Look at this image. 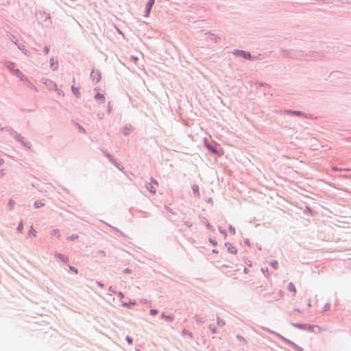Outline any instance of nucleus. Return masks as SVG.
I'll return each instance as SVG.
<instances>
[{
    "mask_svg": "<svg viewBox=\"0 0 351 351\" xmlns=\"http://www.w3.org/2000/svg\"><path fill=\"white\" fill-rule=\"evenodd\" d=\"M243 271H244V273L247 274L248 273V269L246 267H245L244 269H243Z\"/></svg>",
    "mask_w": 351,
    "mask_h": 351,
    "instance_id": "28",
    "label": "nucleus"
},
{
    "mask_svg": "<svg viewBox=\"0 0 351 351\" xmlns=\"http://www.w3.org/2000/svg\"><path fill=\"white\" fill-rule=\"evenodd\" d=\"M237 339H239L241 341H243V342H245V343L246 342V340H245V339L243 337L240 336V335H237Z\"/></svg>",
    "mask_w": 351,
    "mask_h": 351,
    "instance_id": "13",
    "label": "nucleus"
},
{
    "mask_svg": "<svg viewBox=\"0 0 351 351\" xmlns=\"http://www.w3.org/2000/svg\"><path fill=\"white\" fill-rule=\"evenodd\" d=\"M154 3V0H149V1L147 2V6H146V16H147L149 14L150 10H151Z\"/></svg>",
    "mask_w": 351,
    "mask_h": 351,
    "instance_id": "4",
    "label": "nucleus"
},
{
    "mask_svg": "<svg viewBox=\"0 0 351 351\" xmlns=\"http://www.w3.org/2000/svg\"><path fill=\"white\" fill-rule=\"evenodd\" d=\"M193 190H194L195 191H196V192H197V195H199V193H198V186H193Z\"/></svg>",
    "mask_w": 351,
    "mask_h": 351,
    "instance_id": "20",
    "label": "nucleus"
},
{
    "mask_svg": "<svg viewBox=\"0 0 351 351\" xmlns=\"http://www.w3.org/2000/svg\"><path fill=\"white\" fill-rule=\"evenodd\" d=\"M237 55L241 56L243 57L244 58L250 59V58H251V55L249 53L245 52L244 51H238Z\"/></svg>",
    "mask_w": 351,
    "mask_h": 351,
    "instance_id": "5",
    "label": "nucleus"
},
{
    "mask_svg": "<svg viewBox=\"0 0 351 351\" xmlns=\"http://www.w3.org/2000/svg\"><path fill=\"white\" fill-rule=\"evenodd\" d=\"M150 313H151L152 315H156L157 313V311L154 310V309H152L150 311Z\"/></svg>",
    "mask_w": 351,
    "mask_h": 351,
    "instance_id": "19",
    "label": "nucleus"
},
{
    "mask_svg": "<svg viewBox=\"0 0 351 351\" xmlns=\"http://www.w3.org/2000/svg\"><path fill=\"white\" fill-rule=\"evenodd\" d=\"M56 257L59 258L60 260H62V261H64V262H67L69 260L68 257H64L61 254H57Z\"/></svg>",
    "mask_w": 351,
    "mask_h": 351,
    "instance_id": "9",
    "label": "nucleus"
},
{
    "mask_svg": "<svg viewBox=\"0 0 351 351\" xmlns=\"http://www.w3.org/2000/svg\"><path fill=\"white\" fill-rule=\"evenodd\" d=\"M71 90L73 93L77 97H79L80 95L79 88L77 87H75L74 86H72Z\"/></svg>",
    "mask_w": 351,
    "mask_h": 351,
    "instance_id": "6",
    "label": "nucleus"
},
{
    "mask_svg": "<svg viewBox=\"0 0 351 351\" xmlns=\"http://www.w3.org/2000/svg\"><path fill=\"white\" fill-rule=\"evenodd\" d=\"M231 252H232V253H236V250H231Z\"/></svg>",
    "mask_w": 351,
    "mask_h": 351,
    "instance_id": "31",
    "label": "nucleus"
},
{
    "mask_svg": "<svg viewBox=\"0 0 351 351\" xmlns=\"http://www.w3.org/2000/svg\"><path fill=\"white\" fill-rule=\"evenodd\" d=\"M212 331H213V333L215 332V330L214 329H212Z\"/></svg>",
    "mask_w": 351,
    "mask_h": 351,
    "instance_id": "32",
    "label": "nucleus"
},
{
    "mask_svg": "<svg viewBox=\"0 0 351 351\" xmlns=\"http://www.w3.org/2000/svg\"><path fill=\"white\" fill-rule=\"evenodd\" d=\"M9 204L10 205V208H12V200L10 201Z\"/></svg>",
    "mask_w": 351,
    "mask_h": 351,
    "instance_id": "29",
    "label": "nucleus"
},
{
    "mask_svg": "<svg viewBox=\"0 0 351 351\" xmlns=\"http://www.w3.org/2000/svg\"><path fill=\"white\" fill-rule=\"evenodd\" d=\"M29 234H32L33 237H36V230L33 229L32 228L30 229L29 232Z\"/></svg>",
    "mask_w": 351,
    "mask_h": 351,
    "instance_id": "12",
    "label": "nucleus"
},
{
    "mask_svg": "<svg viewBox=\"0 0 351 351\" xmlns=\"http://www.w3.org/2000/svg\"><path fill=\"white\" fill-rule=\"evenodd\" d=\"M77 238V235H73L72 237H71V240H74V239H75Z\"/></svg>",
    "mask_w": 351,
    "mask_h": 351,
    "instance_id": "22",
    "label": "nucleus"
},
{
    "mask_svg": "<svg viewBox=\"0 0 351 351\" xmlns=\"http://www.w3.org/2000/svg\"><path fill=\"white\" fill-rule=\"evenodd\" d=\"M182 332H183L184 335H188L191 337H193L191 332H190L189 331H188L186 330H184Z\"/></svg>",
    "mask_w": 351,
    "mask_h": 351,
    "instance_id": "15",
    "label": "nucleus"
},
{
    "mask_svg": "<svg viewBox=\"0 0 351 351\" xmlns=\"http://www.w3.org/2000/svg\"><path fill=\"white\" fill-rule=\"evenodd\" d=\"M292 345L294 346V348H295L296 349H298V350L301 351L302 349H300V348H298L296 345H295L294 343H292Z\"/></svg>",
    "mask_w": 351,
    "mask_h": 351,
    "instance_id": "24",
    "label": "nucleus"
},
{
    "mask_svg": "<svg viewBox=\"0 0 351 351\" xmlns=\"http://www.w3.org/2000/svg\"><path fill=\"white\" fill-rule=\"evenodd\" d=\"M127 341H128L129 343H132V340L130 337H127Z\"/></svg>",
    "mask_w": 351,
    "mask_h": 351,
    "instance_id": "21",
    "label": "nucleus"
},
{
    "mask_svg": "<svg viewBox=\"0 0 351 351\" xmlns=\"http://www.w3.org/2000/svg\"><path fill=\"white\" fill-rule=\"evenodd\" d=\"M95 99L97 100H98V101H101L104 102V99H105V97H104V96L102 94L97 93L95 95Z\"/></svg>",
    "mask_w": 351,
    "mask_h": 351,
    "instance_id": "7",
    "label": "nucleus"
},
{
    "mask_svg": "<svg viewBox=\"0 0 351 351\" xmlns=\"http://www.w3.org/2000/svg\"><path fill=\"white\" fill-rule=\"evenodd\" d=\"M158 186V182L155 180H152L151 182L147 183V188L152 193H155L156 188Z\"/></svg>",
    "mask_w": 351,
    "mask_h": 351,
    "instance_id": "2",
    "label": "nucleus"
},
{
    "mask_svg": "<svg viewBox=\"0 0 351 351\" xmlns=\"http://www.w3.org/2000/svg\"><path fill=\"white\" fill-rule=\"evenodd\" d=\"M218 324L223 326L225 324V322H222V321L221 322L218 321Z\"/></svg>",
    "mask_w": 351,
    "mask_h": 351,
    "instance_id": "25",
    "label": "nucleus"
},
{
    "mask_svg": "<svg viewBox=\"0 0 351 351\" xmlns=\"http://www.w3.org/2000/svg\"><path fill=\"white\" fill-rule=\"evenodd\" d=\"M96 75L97 76V82H98L99 80V78H100V75L99 74L97 73V72H92V75Z\"/></svg>",
    "mask_w": 351,
    "mask_h": 351,
    "instance_id": "16",
    "label": "nucleus"
},
{
    "mask_svg": "<svg viewBox=\"0 0 351 351\" xmlns=\"http://www.w3.org/2000/svg\"><path fill=\"white\" fill-rule=\"evenodd\" d=\"M22 229H23V225H22V223L21 222L18 226V230L19 232H21L22 230Z\"/></svg>",
    "mask_w": 351,
    "mask_h": 351,
    "instance_id": "18",
    "label": "nucleus"
},
{
    "mask_svg": "<svg viewBox=\"0 0 351 351\" xmlns=\"http://www.w3.org/2000/svg\"><path fill=\"white\" fill-rule=\"evenodd\" d=\"M279 295L281 298L283 296V292L282 291H279Z\"/></svg>",
    "mask_w": 351,
    "mask_h": 351,
    "instance_id": "26",
    "label": "nucleus"
},
{
    "mask_svg": "<svg viewBox=\"0 0 351 351\" xmlns=\"http://www.w3.org/2000/svg\"><path fill=\"white\" fill-rule=\"evenodd\" d=\"M132 59L133 60V61H134V62H137V60H138V58H137L136 57H132Z\"/></svg>",
    "mask_w": 351,
    "mask_h": 351,
    "instance_id": "23",
    "label": "nucleus"
},
{
    "mask_svg": "<svg viewBox=\"0 0 351 351\" xmlns=\"http://www.w3.org/2000/svg\"><path fill=\"white\" fill-rule=\"evenodd\" d=\"M52 234L53 236L56 237L57 238H59L60 236V232L58 230H53Z\"/></svg>",
    "mask_w": 351,
    "mask_h": 351,
    "instance_id": "10",
    "label": "nucleus"
},
{
    "mask_svg": "<svg viewBox=\"0 0 351 351\" xmlns=\"http://www.w3.org/2000/svg\"><path fill=\"white\" fill-rule=\"evenodd\" d=\"M332 169L333 171H340V169H338V168H337V167H332Z\"/></svg>",
    "mask_w": 351,
    "mask_h": 351,
    "instance_id": "27",
    "label": "nucleus"
},
{
    "mask_svg": "<svg viewBox=\"0 0 351 351\" xmlns=\"http://www.w3.org/2000/svg\"><path fill=\"white\" fill-rule=\"evenodd\" d=\"M309 307L314 306L320 313H324L330 309V304L323 299H318L314 297L309 300L308 304Z\"/></svg>",
    "mask_w": 351,
    "mask_h": 351,
    "instance_id": "1",
    "label": "nucleus"
},
{
    "mask_svg": "<svg viewBox=\"0 0 351 351\" xmlns=\"http://www.w3.org/2000/svg\"><path fill=\"white\" fill-rule=\"evenodd\" d=\"M43 205V204L40 203V202H35V206L36 208H39V207L42 206Z\"/></svg>",
    "mask_w": 351,
    "mask_h": 351,
    "instance_id": "17",
    "label": "nucleus"
},
{
    "mask_svg": "<svg viewBox=\"0 0 351 351\" xmlns=\"http://www.w3.org/2000/svg\"><path fill=\"white\" fill-rule=\"evenodd\" d=\"M287 289L289 292L291 293L292 296H295L296 294V289L294 285L292 282H289L287 287Z\"/></svg>",
    "mask_w": 351,
    "mask_h": 351,
    "instance_id": "3",
    "label": "nucleus"
},
{
    "mask_svg": "<svg viewBox=\"0 0 351 351\" xmlns=\"http://www.w3.org/2000/svg\"><path fill=\"white\" fill-rule=\"evenodd\" d=\"M271 265L275 269H277L278 267V263L276 261L271 262Z\"/></svg>",
    "mask_w": 351,
    "mask_h": 351,
    "instance_id": "11",
    "label": "nucleus"
},
{
    "mask_svg": "<svg viewBox=\"0 0 351 351\" xmlns=\"http://www.w3.org/2000/svg\"><path fill=\"white\" fill-rule=\"evenodd\" d=\"M294 326L297 327L298 328H302V329H307V328H311L310 326L302 325V324H294Z\"/></svg>",
    "mask_w": 351,
    "mask_h": 351,
    "instance_id": "8",
    "label": "nucleus"
},
{
    "mask_svg": "<svg viewBox=\"0 0 351 351\" xmlns=\"http://www.w3.org/2000/svg\"><path fill=\"white\" fill-rule=\"evenodd\" d=\"M69 269L71 271H73L75 274H77L78 273L77 269L76 268H75L74 267L70 266L69 267Z\"/></svg>",
    "mask_w": 351,
    "mask_h": 351,
    "instance_id": "14",
    "label": "nucleus"
},
{
    "mask_svg": "<svg viewBox=\"0 0 351 351\" xmlns=\"http://www.w3.org/2000/svg\"><path fill=\"white\" fill-rule=\"evenodd\" d=\"M293 113H294L295 114H300V112H294Z\"/></svg>",
    "mask_w": 351,
    "mask_h": 351,
    "instance_id": "30",
    "label": "nucleus"
}]
</instances>
